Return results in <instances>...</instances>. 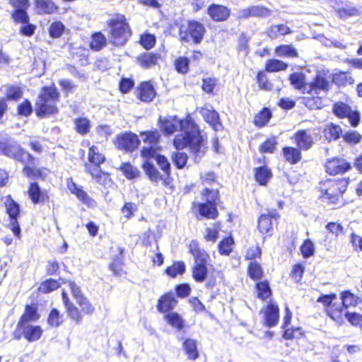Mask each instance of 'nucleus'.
<instances>
[{"instance_id": "1", "label": "nucleus", "mask_w": 362, "mask_h": 362, "mask_svg": "<svg viewBox=\"0 0 362 362\" xmlns=\"http://www.w3.org/2000/svg\"><path fill=\"white\" fill-rule=\"evenodd\" d=\"M186 130L177 134L173 141L176 151L171 154V160L177 169H183L188 161V155L182 150L188 148L194 156L203 155L207 148L206 139L199 126L189 118L185 121Z\"/></svg>"}, {"instance_id": "2", "label": "nucleus", "mask_w": 362, "mask_h": 362, "mask_svg": "<svg viewBox=\"0 0 362 362\" xmlns=\"http://www.w3.org/2000/svg\"><path fill=\"white\" fill-rule=\"evenodd\" d=\"M291 85L297 90H302L310 96L304 97L303 104L310 110H318L322 107L321 92L327 93L331 88V83L325 73L318 72L313 81L307 83L305 75L302 72H293L288 76Z\"/></svg>"}, {"instance_id": "3", "label": "nucleus", "mask_w": 362, "mask_h": 362, "mask_svg": "<svg viewBox=\"0 0 362 362\" xmlns=\"http://www.w3.org/2000/svg\"><path fill=\"white\" fill-rule=\"evenodd\" d=\"M339 296L341 304L335 302L337 296L334 293L320 295L317 302L323 305L327 316L341 326L344 324V314L346 312L345 310L357 307L362 303V298L350 290L341 291Z\"/></svg>"}, {"instance_id": "4", "label": "nucleus", "mask_w": 362, "mask_h": 362, "mask_svg": "<svg viewBox=\"0 0 362 362\" xmlns=\"http://www.w3.org/2000/svg\"><path fill=\"white\" fill-rule=\"evenodd\" d=\"M68 286L77 306L71 301L65 290H62L61 293L62 303L69 320L76 325H79L82 322L83 316H91L95 313V307L76 282L69 281Z\"/></svg>"}, {"instance_id": "5", "label": "nucleus", "mask_w": 362, "mask_h": 362, "mask_svg": "<svg viewBox=\"0 0 362 362\" xmlns=\"http://www.w3.org/2000/svg\"><path fill=\"white\" fill-rule=\"evenodd\" d=\"M0 153L23 164L22 173L26 177L33 180L45 179L42 169L35 166L36 158L18 143L0 141Z\"/></svg>"}, {"instance_id": "6", "label": "nucleus", "mask_w": 362, "mask_h": 362, "mask_svg": "<svg viewBox=\"0 0 362 362\" xmlns=\"http://www.w3.org/2000/svg\"><path fill=\"white\" fill-rule=\"evenodd\" d=\"M40 317L36 304H27L25 310L20 316L16 329L12 333V337L15 340L24 339L29 343L39 341L44 330L39 325H33L31 322L37 321Z\"/></svg>"}, {"instance_id": "7", "label": "nucleus", "mask_w": 362, "mask_h": 362, "mask_svg": "<svg viewBox=\"0 0 362 362\" xmlns=\"http://www.w3.org/2000/svg\"><path fill=\"white\" fill-rule=\"evenodd\" d=\"M60 93L54 83L41 88L35 102V113L37 118H49L59 112L58 103Z\"/></svg>"}, {"instance_id": "8", "label": "nucleus", "mask_w": 362, "mask_h": 362, "mask_svg": "<svg viewBox=\"0 0 362 362\" xmlns=\"http://www.w3.org/2000/svg\"><path fill=\"white\" fill-rule=\"evenodd\" d=\"M109 42L115 47H122L133 35L128 18L124 14L115 13L106 21Z\"/></svg>"}, {"instance_id": "9", "label": "nucleus", "mask_w": 362, "mask_h": 362, "mask_svg": "<svg viewBox=\"0 0 362 362\" xmlns=\"http://www.w3.org/2000/svg\"><path fill=\"white\" fill-rule=\"evenodd\" d=\"M200 194L204 202L192 203V210L194 216L198 220L203 218L216 220L219 216L217 208L220 202L219 189L204 187Z\"/></svg>"}, {"instance_id": "10", "label": "nucleus", "mask_w": 362, "mask_h": 362, "mask_svg": "<svg viewBox=\"0 0 362 362\" xmlns=\"http://www.w3.org/2000/svg\"><path fill=\"white\" fill-rule=\"evenodd\" d=\"M106 157L97 146L88 148L87 161L84 162L85 172L95 182L100 185H105L111 181L110 173L102 170V165L105 163Z\"/></svg>"}, {"instance_id": "11", "label": "nucleus", "mask_w": 362, "mask_h": 362, "mask_svg": "<svg viewBox=\"0 0 362 362\" xmlns=\"http://www.w3.org/2000/svg\"><path fill=\"white\" fill-rule=\"evenodd\" d=\"M188 252L194 259V265L192 267V276L194 281L201 283L206 279L208 274V264L211 257L209 253L205 250L197 240H192L188 245Z\"/></svg>"}, {"instance_id": "12", "label": "nucleus", "mask_w": 362, "mask_h": 362, "mask_svg": "<svg viewBox=\"0 0 362 362\" xmlns=\"http://www.w3.org/2000/svg\"><path fill=\"white\" fill-rule=\"evenodd\" d=\"M349 181L347 178L326 179L319 182L320 198L328 204L337 205L342 201Z\"/></svg>"}, {"instance_id": "13", "label": "nucleus", "mask_w": 362, "mask_h": 362, "mask_svg": "<svg viewBox=\"0 0 362 362\" xmlns=\"http://www.w3.org/2000/svg\"><path fill=\"white\" fill-rule=\"evenodd\" d=\"M207 33L205 25L197 19H188L178 27V39L182 43L199 45Z\"/></svg>"}, {"instance_id": "14", "label": "nucleus", "mask_w": 362, "mask_h": 362, "mask_svg": "<svg viewBox=\"0 0 362 362\" xmlns=\"http://www.w3.org/2000/svg\"><path fill=\"white\" fill-rule=\"evenodd\" d=\"M143 142L147 146H143L140 155L144 160H150L156 156L160 150L159 142L160 134L157 129L143 131L140 132Z\"/></svg>"}, {"instance_id": "15", "label": "nucleus", "mask_w": 362, "mask_h": 362, "mask_svg": "<svg viewBox=\"0 0 362 362\" xmlns=\"http://www.w3.org/2000/svg\"><path fill=\"white\" fill-rule=\"evenodd\" d=\"M4 205L6 207V213L8 214L9 218L8 228L13 233L16 238H20L21 230L18 218L21 214V206L10 194L6 196Z\"/></svg>"}, {"instance_id": "16", "label": "nucleus", "mask_w": 362, "mask_h": 362, "mask_svg": "<svg viewBox=\"0 0 362 362\" xmlns=\"http://www.w3.org/2000/svg\"><path fill=\"white\" fill-rule=\"evenodd\" d=\"M280 214L276 209L268 210L259 215L257 219V230L262 235L272 236L274 228L278 224Z\"/></svg>"}, {"instance_id": "17", "label": "nucleus", "mask_w": 362, "mask_h": 362, "mask_svg": "<svg viewBox=\"0 0 362 362\" xmlns=\"http://www.w3.org/2000/svg\"><path fill=\"white\" fill-rule=\"evenodd\" d=\"M114 144L118 150L132 153L139 147L140 140L136 134L125 132L116 136Z\"/></svg>"}, {"instance_id": "18", "label": "nucleus", "mask_w": 362, "mask_h": 362, "mask_svg": "<svg viewBox=\"0 0 362 362\" xmlns=\"http://www.w3.org/2000/svg\"><path fill=\"white\" fill-rule=\"evenodd\" d=\"M315 131L314 128L300 129L293 134L291 139L298 147L307 151L315 144Z\"/></svg>"}, {"instance_id": "19", "label": "nucleus", "mask_w": 362, "mask_h": 362, "mask_svg": "<svg viewBox=\"0 0 362 362\" xmlns=\"http://www.w3.org/2000/svg\"><path fill=\"white\" fill-rule=\"evenodd\" d=\"M27 194L34 205H46L50 202L48 190L42 189L37 182H32L29 184Z\"/></svg>"}, {"instance_id": "20", "label": "nucleus", "mask_w": 362, "mask_h": 362, "mask_svg": "<svg viewBox=\"0 0 362 362\" xmlns=\"http://www.w3.org/2000/svg\"><path fill=\"white\" fill-rule=\"evenodd\" d=\"M325 172L332 176L342 175L351 168L350 163L339 157H332L326 160Z\"/></svg>"}, {"instance_id": "21", "label": "nucleus", "mask_w": 362, "mask_h": 362, "mask_svg": "<svg viewBox=\"0 0 362 362\" xmlns=\"http://www.w3.org/2000/svg\"><path fill=\"white\" fill-rule=\"evenodd\" d=\"M206 13L213 22L222 23L230 18L231 11L225 5L213 3L208 6Z\"/></svg>"}, {"instance_id": "22", "label": "nucleus", "mask_w": 362, "mask_h": 362, "mask_svg": "<svg viewBox=\"0 0 362 362\" xmlns=\"http://www.w3.org/2000/svg\"><path fill=\"white\" fill-rule=\"evenodd\" d=\"M263 324L267 327L277 325L279 321V308L277 303L269 301L262 309Z\"/></svg>"}, {"instance_id": "23", "label": "nucleus", "mask_w": 362, "mask_h": 362, "mask_svg": "<svg viewBox=\"0 0 362 362\" xmlns=\"http://www.w3.org/2000/svg\"><path fill=\"white\" fill-rule=\"evenodd\" d=\"M117 252V255L111 257L108 269L114 276L122 277L127 275V272L124 269V249L118 247Z\"/></svg>"}, {"instance_id": "24", "label": "nucleus", "mask_w": 362, "mask_h": 362, "mask_svg": "<svg viewBox=\"0 0 362 362\" xmlns=\"http://www.w3.org/2000/svg\"><path fill=\"white\" fill-rule=\"evenodd\" d=\"M271 14L272 10L264 6H250L239 11L238 19L245 20L251 17L263 18L269 17Z\"/></svg>"}, {"instance_id": "25", "label": "nucleus", "mask_w": 362, "mask_h": 362, "mask_svg": "<svg viewBox=\"0 0 362 362\" xmlns=\"http://www.w3.org/2000/svg\"><path fill=\"white\" fill-rule=\"evenodd\" d=\"M178 301L173 293L168 291L162 294L158 298L156 303V309L159 313L165 315L166 313L173 311Z\"/></svg>"}, {"instance_id": "26", "label": "nucleus", "mask_w": 362, "mask_h": 362, "mask_svg": "<svg viewBox=\"0 0 362 362\" xmlns=\"http://www.w3.org/2000/svg\"><path fill=\"white\" fill-rule=\"evenodd\" d=\"M160 61H162L161 54L155 52H144L136 57V63L144 69L158 65Z\"/></svg>"}, {"instance_id": "27", "label": "nucleus", "mask_w": 362, "mask_h": 362, "mask_svg": "<svg viewBox=\"0 0 362 362\" xmlns=\"http://www.w3.org/2000/svg\"><path fill=\"white\" fill-rule=\"evenodd\" d=\"M136 98L141 102L151 103L156 96V90L150 81L141 82L136 89Z\"/></svg>"}, {"instance_id": "28", "label": "nucleus", "mask_w": 362, "mask_h": 362, "mask_svg": "<svg viewBox=\"0 0 362 362\" xmlns=\"http://www.w3.org/2000/svg\"><path fill=\"white\" fill-rule=\"evenodd\" d=\"M184 121L177 119L175 116L172 117H161L158 120V124L160 130L166 136L172 135L178 128V126L183 127Z\"/></svg>"}, {"instance_id": "29", "label": "nucleus", "mask_w": 362, "mask_h": 362, "mask_svg": "<svg viewBox=\"0 0 362 362\" xmlns=\"http://www.w3.org/2000/svg\"><path fill=\"white\" fill-rule=\"evenodd\" d=\"M35 8L40 16L54 15L59 12V6L53 0H34Z\"/></svg>"}, {"instance_id": "30", "label": "nucleus", "mask_w": 362, "mask_h": 362, "mask_svg": "<svg viewBox=\"0 0 362 362\" xmlns=\"http://www.w3.org/2000/svg\"><path fill=\"white\" fill-rule=\"evenodd\" d=\"M253 173L255 181L259 186L266 187L273 177L272 168L265 163L255 168Z\"/></svg>"}, {"instance_id": "31", "label": "nucleus", "mask_w": 362, "mask_h": 362, "mask_svg": "<svg viewBox=\"0 0 362 362\" xmlns=\"http://www.w3.org/2000/svg\"><path fill=\"white\" fill-rule=\"evenodd\" d=\"M9 4L14 8L11 13V18L25 20L28 16V9L30 7L29 0H8Z\"/></svg>"}, {"instance_id": "32", "label": "nucleus", "mask_w": 362, "mask_h": 362, "mask_svg": "<svg viewBox=\"0 0 362 362\" xmlns=\"http://www.w3.org/2000/svg\"><path fill=\"white\" fill-rule=\"evenodd\" d=\"M302 151H303L297 146H286L282 148L281 153L286 163L290 165H296L303 158Z\"/></svg>"}, {"instance_id": "33", "label": "nucleus", "mask_w": 362, "mask_h": 362, "mask_svg": "<svg viewBox=\"0 0 362 362\" xmlns=\"http://www.w3.org/2000/svg\"><path fill=\"white\" fill-rule=\"evenodd\" d=\"M200 113L204 117L205 122L208 123L215 131H219L222 129V123L220 119L218 112L214 109L202 107Z\"/></svg>"}, {"instance_id": "34", "label": "nucleus", "mask_w": 362, "mask_h": 362, "mask_svg": "<svg viewBox=\"0 0 362 362\" xmlns=\"http://www.w3.org/2000/svg\"><path fill=\"white\" fill-rule=\"evenodd\" d=\"M63 283H64V279L61 278H47L40 283L37 288V293L40 294H49L58 290Z\"/></svg>"}, {"instance_id": "35", "label": "nucleus", "mask_w": 362, "mask_h": 362, "mask_svg": "<svg viewBox=\"0 0 362 362\" xmlns=\"http://www.w3.org/2000/svg\"><path fill=\"white\" fill-rule=\"evenodd\" d=\"M292 33L293 30L286 24L279 23L269 26L266 29L264 34L268 38L274 40L279 36H284Z\"/></svg>"}, {"instance_id": "36", "label": "nucleus", "mask_w": 362, "mask_h": 362, "mask_svg": "<svg viewBox=\"0 0 362 362\" xmlns=\"http://www.w3.org/2000/svg\"><path fill=\"white\" fill-rule=\"evenodd\" d=\"M267 73L264 69H259L256 71L255 81L260 90L271 91L274 88V84L269 79Z\"/></svg>"}, {"instance_id": "37", "label": "nucleus", "mask_w": 362, "mask_h": 362, "mask_svg": "<svg viewBox=\"0 0 362 362\" xmlns=\"http://www.w3.org/2000/svg\"><path fill=\"white\" fill-rule=\"evenodd\" d=\"M332 81L341 88L353 85L355 81L350 71H339L332 75Z\"/></svg>"}, {"instance_id": "38", "label": "nucleus", "mask_w": 362, "mask_h": 362, "mask_svg": "<svg viewBox=\"0 0 362 362\" xmlns=\"http://www.w3.org/2000/svg\"><path fill=\"white\" fill-rule=\"evenodd\" d=\"M163 320L172 328L181 331L185 327V321L177 312L172 311L163 315Z\"/></svg>"}, {"instance_id": "39", "label": "nucleus", "mask_w": 362, "mask_h": 362, "mask_svg": "<svg viewBox=\"0 0 362 362\" xmlns=\"http://www.w3.org/2000/svg\"><path fill=\"white\" fill-rule=\"evenodd\" d=\"M182 349L187 357L190 361H195L199 356L197 342L195 339L187 338L183 341Z\"/></svg>"}, {"instance_id": "40", "label": "nucleus", "mask_w": 362, "mask_h": 362, "mask_svg": "<svg viewBox=\"0 0 362 362\" xmlns=\"http://www.w3.org/2000/svg\"><path fill=\"white\" fill-rule=\"evenodd\" d=\"M323 134L328 142L339 139L342 136L341 127L334 123H329L323 129Z\"/></svg>"}, {"instance_id": "41", "label": "nucleus", "mask_w": 362, "mask_h": 362, "mask_svg": "<svg viewBox=\"0 0 362 362\" xmlns=\"http://www.w3.org/2000/svg\"><path fill=\"white\" fill-rule=\"evenodd\" d=\"M107 45V40L105 35L101 31L92 33L89 42V47L95 52H98L105 48Z\"/></svg>"}, {"instance_id": "42", "label": "nucleus", "mask_w": 362, "mask_h": 362, "mask_svg": "<svg viewBox=\"0 0 362 362\" xmlns=\"http://www.w3.org/2000/svg\"><path fill=\"white\" fill-rule=\"evenodd\" d=\"M274 53L280 57L298 58L299 57L298 52L296 48L291 44H282L274 48Z\"/></svg>"}, {"instance_id": "43", "label": "nucleus", "mask_w": 362, "mask_h": 362, "mask_svg": "<svg viewBox=\"0 0 362 362\" xmlns=\"http://www.w3.org/2000/svg\"><path fill=\"white\" fill-rule=\"evenodd\" d=\"M272 117V112L269 107H263L254 117L253 124L258 128L265 127Z\"/></svg>"}, {"instance_id": "44", "label": "nucleus", "mask_w": 362, "mask_h": 362, "mask_svg": "<svg viewBox=\"0 0 362 362\" xmlns=\"http://www.w3.org/2000/svg\"><path fill=\"white\" fill-rule=\"evenodd\" d=\"M12 20L13 21V22L16 24H20V23L22 24V25L21 26V28L19 29V33L22 36H25V37H32L35 34L37 27L35 24L30 23L29 14H28V16L25 20H21L19 18L18 19L13 18Z\"/></svg>"}, {"instance_id": "45", "label": "nucleus", "mask_w": 362, "mask_h": 362, "mask_svg": "<svg viewBox=\"0 0 362 362\" xmlns=\"http://www.w3.org/2000/svg\"><path fill=\"white\" fill-rule=\"evenodd\" d=\"M288 67V64L285 62L272 58L266 61L264 69L268 73H275L286 71Z\"/></svg>"}, {"instance_id": "46", "label": "nucleus", "mask_w": 362, "mask_h": 362, "mask_svg": "<svg viewBox=\"0 0 362 362\" xmlns=\"http://www.w3.org/2000/svg\"><path fill=\"white\" fill-rule=\"evenodd\" d=\"M247 275L250 279L258 281L264 276V269L257 262H250L247 267Z\"/></svg>"}, {"instance_id": "47", "label": "nucleus", "mask_w": 362, "mask_h": 362, "mask_svg": "<svg viewBox=\"0 0 362 362\" xmlns=\"http://www.w3.org/2000/svg\"><path fill=\"white\" fill-rule=\"evenodd\" d=\"M186 272V265L183 261H174L173 264L167 267L165 274L170 278H175L184 274Z\"/></svg>"}, {"instance_id": "48", "label": "nucleus", "mask_w": 362, "mask_h": 362, "mask_svg": "<svg viewBox=\"0 0 362 362\" xmlns=\"http://www.w3.org/2000/svg\"><path fill=\"white\" fill-rule=\"evenodd\" d=\"M221 229L220 221H216L211 224V227L205 228L204 239L206 242L215 243L219 237V232Z\"/></svg>"}, {"instance_id": "49", "label": "nucleus", "mask_w": 362, "mask_h": 362, "mask_svg": "<svg viewBox=\"0 0 362 362\" xmlns=\"http://www.w3.org/2000/svg\"><path fill=\"white\" fill-rule=\"evenodd\" d=\"M235 245L232 235L223 238L218 244V251L221 255L228 256L233 251Z\"/></svg>"}, {"instance_id": "50", "label": "nucleus", "mask_w": 362, "mask_h": 362, "mask_svg": "<svg viewBox=\"0 0 362 362\" xmlns=\"http://www.w3.org/2000/svg\"><path fill=\"white\" fill-rule=\"evenodd\" d=\"M141 168L151 181L158 182L162 179L159 171L149 160H145Z\"/></svg>"}, {"instance_id": "51", "label": "nucleus", "mask_w": 362, "mask_h": 362, "mask_svg": "<svg viewBox=\"0 0 362 362\" xmlns=\"http://www.w3.org/2000/svg\"><path fill=\"white\" fill-rule=\"evenodd\" d=\"M255 288L257 297L263 301L269 298L272 295V291L267 280L258 281L255 284Z\"/></svg>"}, {"instance_id": "52", "label": "nucleus", "mask_w": 362, "mask_h": 362, "mask_svg": "<svg viewBox=\"0 0 362 362\" xmlns=\"http://www.w3.org/2000/svg\"><path fill=\"white\" fill-rule=\"evenodd\" d=\"M173 67L177 73L186 75L189 71L190 59L185 56H179L173 61Z\"/></svg>"}, {"instance_id": "53", "label": "nucleus", "mask_w": 362, "mask_h": 362, "mask_svg": "<svg viewBox=\"0 0 362 362\" xmlns=\"http://www.w3.org/2000/svg\"><path fill=\"white\" fill-rule=\"evenodd\" d=\"M23 92L22 88L18 85H9L6 87L5 96L1 98L7 101H18L23 96Z\"/></svg>"}, {"instance_id": "54", "label": "nucleus", "mask_w": 362, "mask_h": 362, "mask_svg": "<svg viewBox=\"0 0 362 362\" xmlns=\"http://www.w3.org/2000/svg\"><path fill=\"white\" fill-rule=\"evenodd\" d=\"M123 174V175L128 180H133L140 176L139 170L132 165L129 162L122 163L118 168Z\"/></svg>"}, {"instance_id": "55", "label": "nucleus", "mask_w": 362, "mask_h": 362, "mask_svg": "<svg viewBox=\"0 0 362 362\" xmlns=\"http://www.w3.org/2000/svg\"><path fill=\"white\" fill-rule=\"evenodd\" d=\"M201 88L204 93L214 95L217 91L218 79L215 77L203 78Z\"/></svg>"}, {"instance_id": "56", "label": "nucleus", "mask_w": 362, "mask_h": 362, "mask_svg": "<svg viewBox=\"0 0 362 362\" xmlns=\"http://www.w3.org/2000/svg\"><path fill=\"white\" fill-rule=\"evenodd\" d=\"M74 129L78 134L84 136L90 132V122L87 117H77L74 119Z\"/></svg>"}, {"instance_id": "57", "label": "nucleus", "mask_w": 362, "mask_h": 362, "mask_svg": "<svg viewBox=\"0 0 362 362\" xmlns=\"http://www.w3.org/2000/svg\"><path fill=\"white\" fill-rule=\"evenodd\" d=\"M70 54L73 59L80 62L81 65L88 64V54L86 48L82 46L72 48Z\"/></svg>"}, {"instance_id": "58", "label": "nucleus", "mask_w": 362, "mask_h": 362, "mask_svg": "<svg viewBox=\"0 0 362 362\" xmlns=\"http://www.w3.org/2000/svg\"><path fill=\"white\" fill-rule=\"evenodd\" d=\"M47 322L50 327H58L64 322L63 315L58 309L52 308L47 315Z\"/></svg>"}, {"instance_id": "59", "label": "nucleus", "mask_w": 362, "mask_h": 362, "mask_svg": "<svg viewBox=\"0 0 362 362\" xmlns=\"http://www.w3.org/2000/svg\"><path fill=\"white\" fill-rule=\"evenodd\" d=\"M139 43L144 49L150 50L156 44V37L154 34L144 32L139 35Z\"/></svg>"}, {"instance_id": "60", "label": "nucleus", "mask_w": 362, "mask_h": 362, "mask_svg": "<svg viewBox=\"0 0 362 362\" xmlns=\"http://www.w3.org/2000/svg\"><path fill=\"white\" fill-rule=\"evenodd\" d=\"M351 110V107L341 101L336 102L332 105V112L339 119L345 118Z\"/></svg>"}, {"instance_id": "61", "label": "nucleus", "mask_w": 362, "mask_h": 362, "mask_svg": "<svg viewBox=\"0 0 362 362\" xmlns=\"http://www.w3.org/2000/svg\"><path fill=\"white\" fill-rule=\"evenodd\" d=\"M276 136H272L265 139L259 146V151L261 153H273L277 146Z\"/></svg>"}, {"instance_id": "62", "label": "nucleus", "mask_w": 362, "mask_h": 362, "mask_svg": "<svg viewBox=\"0 0 362 362\" xmlns=\"http://www.w3.org/2000/svg\"><path fill=\"white\" fill-rule=\"evenodd\" d=\"M284 329L282 337L286 340L300 339L304 336V332L300 327L282 328Z\"/></svg>"}, {"instance_id": "63", "label": "nucleus", "mask_w": 362, "mask_h": 362, "mask_svg": "<svg viewBox=\"0 0 362 362\" xmlns=\"http://www.w3.org/2000/svg\"><path fill=\"white\" fill-rule=\"evenodd\" d=\"M65 31V25L59 21H53L48 28L49 37L56 39L62 36Z\"/></svg>"}, {"instance_id": "64", "label": "nucleus", "mask_w": 362, "mask_h": 362, "mask_svg": "<svg viewBox=\"0 0 362 362\" xmlns=\"http://www.w3.org/2000/svg\"><path fill=\"white\" fill-rule=\"evenodd\" d=\"M345 319L347 320L352 327L362 329V314L356 311H346L344 314Z\"/></svg>"}]
</instances>
